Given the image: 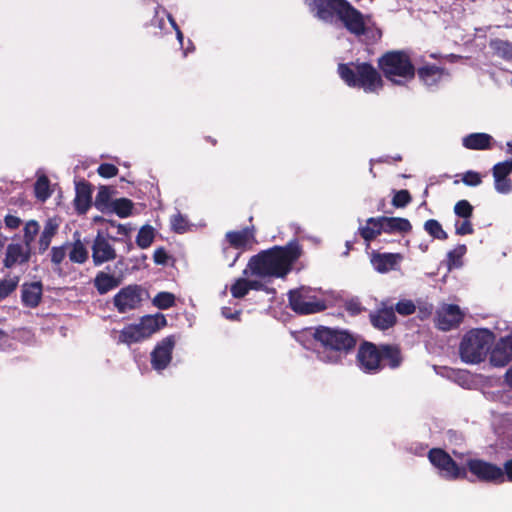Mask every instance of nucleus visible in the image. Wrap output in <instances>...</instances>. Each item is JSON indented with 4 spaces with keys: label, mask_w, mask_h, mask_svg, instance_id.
I'll return each instance as SVG.
<instances>
[{
    "label": "nucleus",
    "mask_w": 512,
    "mask_h": 512,
    "mask_svg": "<svg viewBox=\"0 0 512 512\" xmlns=\"http://www.w3.org/2000/svg\"><path fill=\"white\" fill-rule=\"evenodd\" d=\"M305 4L314 17L325 23L340 24L356 37L367 33L365 15L348 0H305Z\"/></svg>",
    "instance_id": "f257e3e1"
},
{
    "label": "nucleus",
    "mask_w": 512,
    "mask_h": 512,
    "mask_svg": "<svg viewBox=\"0 0 512 512\" xmlns=\"http://www.w3.org/2000/svg\"><path fill=\"white\" fill-rule=\"evenodd\" d=\"M307 332L314 340V352L319 361L339 364L352 353L358 343L357 335L346 329L318 326Z\"/></svg>",
    "instance_id": "f03ea898"
},
{
    "label": "nucleus",
    "mask_w": 512,
    "mask_h": 512,
    "mask_svg": "<svg viewBox=\"0 0 512 512\" xmlns=\"http://www.w3.org/2000/svg\"><path fill=\"white\" fill-rule=\"evenodd\" d=\"M300 256L299 243L290 241L285 246H273L252 256L248 262V268L252 275L261 278H284Z\"/></svg>",
    "instance_id": "7ed1b4c3"
},
{
    "label": "nucleus",
    "mask_w": 512,
    "mask_h": 512,
    "mask_svg": "<svg viewBox=\"0 0 512 512\" xmlns=\"http://www.w3.org/2000/svg\"><path fill=\"white\" fill-rule=\"evenodd\" d=\"M337 71L347 86L366 93H378L384 86L380 73L368 62L340 63Z\"/></svg>",
    "instance_id": "20e7f679"
},
{
    "label": "nucleus",
    "mask_w": 512,
    "mask_h": 512,
    "mask_svg": "<svg viewBox=\"0 0 512 512\" xmlns=\"http://www.w3.org/2000/svg\"><path fill=\"white\" fill-rule=\"evenodd\" d=\"M384 77L395 85H403L414 79L416 69L410 55L404 50L385 52L377 60Z\"/></svg>",
    "instance_id": "39448f33"
},
{
    "label": "nucleus",
    "mask_w": 512,
    "mask_h": 512,
    "mask_svg": "<svg viewBox=\"0 0 512 512\" xmlns=\"http://www.w3.org/2000/svg\"><path fill=\"white\" fill-rule=\"evenodd\" d=\"M493 341L494 334L488 329L468 331L463 336L459 347L461 360L469 364H478L484 361Z\"/></svg>",
    "instance_id": "423d86ee"
},
{
    "label": "nucleus",
    "mask_w": 512,
    "mask_h": 512,
    "mask_svg": "<svg viewBox=\"0 0 512 512\" xmlns=\"http://www.w3.org/2000/svg\"><path fill=\"white\" fill-rule=\"evenodd\" d=\"M411 231L412 224L408 219L387 216L370 217L366 220V225L359 228V234L367 245L382 233L404 235Z\"/></svg>",
    "instance_id": "0eeeda50"
},
{
    "label": "nucleus",
    "mask_w": 512,
    "mask_h": 512,
    "mask_svg": "<svg viewBox=\"0 0 512 512\" xmlns=\"http://www.w3.org/2000/svg\"><path fill=\"white\" fill-rule=\"evenodd\" d=\"M289 307L298 315H310L324 311L326 302L319 299L309 287H299L288 292Z\"/></svg>",
    "instance_id": "6e6552de"
},
{
    "label": "nucleus",
    "mask_w": 512,
    "mask_h": 512,
    "mask_svg": "<svg viewBox=\"0 0 512 512\" xmlns=\"http://www.w3.org/2000/svg\"><path fill=\"white\" fill-rule=\"evenodd\" d=\"M428 459L446 479L456 480L467 478V469L463 466H459L442 448L430 449Z\"/></svg>",
    "instance_id": "1a4fd4ad"
},
{
    "label": "nucleus",
    "mask_w": 512,
    "mask_h": 512,
    "mask_svg": "<svg viewBox=\"0 0 512 512\" xmlns=\"http://www.w3.org/2000/svg\"><path fill=\"white\" fill-rule=\"evenodd\" d=\"M375 359V375L381 373L386 368L396 370L404 361L400 346L394 343L376 344Z\"/></svg>",
    "instance_id": "9d476101"
},
{
    "label": "nucleus",
    "mask_w": 512,
    "mask_h": 512,
    "mask_svg": "<svg viewBox=\"0 0 512 512\" xmlns=\"http://www.w3.org/2000/svg\"><path fill=\"white\" fill-rule=\"evenodd\" d=\"M145 290L137 284H131L121 288L113 297V304L116 310L127 313L141 307Z\"/></svg>",
    "instance_id": "9b49d317"
},
{
    "label": "nucleus",
    "mask_w": 512,
    "mask_h": 512,
    "mask_svg": "<svg viewBox=\"0 0 512 512\" xmlns=\"http://www.w3.org/2000/svg\"><path fill=\"white\" fill-rule=\"evenodd\" d=\"M466 467L469 472L484 483L500 484L502 468L492 462L483 459H468Z\"/></svg>",
    "instance_id": "f8f14e48"
},
{
    "label": "nucleus",
    "mask_w": 512,
    "mask_h": 512,
    "mask_svg": "<svg viewBox=\"0 0 512 512\" xmlns=\"http://www.w3.org/2000/svg\"><path fill=\"white\" fill-rule=\"evenodd\" d=\"M110 240L116 242L119 241L120 238L106 237L100 231L94 238L91 250L92 260L95 266H100L117 258L116 250Z\"/></svg>",
    "instance_id": "ddd939ff"
},
{
    "label": "nucleus",
    "mask_w": 512,
    "mask_h": 512,
    "mask_svg": "<svg viewBox=\"0 0 512 512\" xmlns=\"http://www.w3.org/2000/svg\"><path fill=\"white\" fill-rule=\"evenodd\" d=\"M464 313L456 304H444L436 312L435 325L441 331L456 329L463 322Z\"/></svg>",
    "instance_id": "4468645a"
},
{
    "label": "nucleus",
    "mask_w": 512,
    "mask_h": 512,
    "mask_svg": "<svg viewBox=\"0 0 512 512\" xmlns=\"http://www.w3.org/2000/svg\"><path fill=\"white\" fill-rule=\"evenodd\" d=\"M176 339L174 335L163 338L151 352V366L156 371H162L168 367L172 360V352Z\"/></svg>",
    "instance_id": "2eb2a0df"
},
{
    "label": "nucleus",
    "mask_w": 512,
    "mask_h": 512,
    "mask_svg": "<svg viewBox=\"0 0 512 512\" xmlns=\"http://www.w3.org/2000/svg\"><path fill=\"white\" fill-rule=\"evenodd\" d=\"M376 343L363 340L357 348L355 363L364 374L375 375Z\"/></svg>",
    "instance_id": "dca6fc26"
},
{
    "label": "nucleus",
    "mask_w": 512,
    "mask_h": 512,
    "mask_svg": "<svg viewBox=\"0 0 512 512\" xmlns=\"http://www.w3.org/2000/svg\"><path fill=\"white\" fill-rule=\"evenodd\" d=\"M369 319L372 326L381 331L388 330L397 322L394 308L386 307L384 303H382V307L369 314Z\"/></svg>",
    "instance_id": "f3484780"
},
{
    "label": "nucleus",
    "mask_w": 512,
    "mask_h": 512,
    "mask_svg": "<svg viewBox=\"0 0 512 512\" xmlns=\"http://www.w3.org/2000/svg\"><path fill=\"white\" fill-rule=\"evenodd\" d=\"M31 247L25 244L11 243L7 246L3 264L6 268H12L16 264H24L30 260Z\"/></svg>",
    "instance_id": "a211bd4d"
},
{
    "label": "nucleus",
    "mask_w": 512,
    "mask_h": 512,
    "mask_svg": "<svg viewBox=\"0 0 512 512\" xmlns=\"http://www.w3.org/2000/svg\"><path fill=\"white\" fill-rule=\"evenodd\" d=\"M75 190L74 208L78 214H85L92 204V185L83 179L76 182Z\"/></svg>",
    "instance_id": "6ab92c4d"
},
{
    "label": "nucleus",
    "mask_w": 512,
    "mask_h": 512,
    "mask_svg": "<svg viewBox=\"0 0 512 512\" xmlns=\"http://www.w3.org/2000/svg\"><path fill=\"white\" fill-rule=\"evenodd\" d=\"M145 339L151 337L156 332L167 326V319L164 314L156 313L153 315H144L138 323Z\"/></svg>",
    "instance_id": "aec40b11"
},
{
    "label": "nucleus",
    "mask_w": 512,
    "mask_h": 512,
    "mask_svg": "<svg viewBox=\"0 0 512 512\" xmlns=\"http://www.w3.org/2000/svg\"><path fill=\"white\" fill-rule=\"evenodd\" d=\"M512 170L503 162L496 163L492 168L495 189L497 192L507 194L512 191V180L508 177Z\"/></svg>",
    "instance_id": "412c9836"
},
{
    "label": "nucleus",
    "mask_w": 512,
    "mask_h": 512,
    "mask_svg": "<svg viewBox=\"0 0 512 512\" xmlns=\"http://www.w3.org/2000/svg\"><path fill=\"white\" fill-rule=\"evenodd\" d=\"M21 300L25 307L36 308L42 300L43 286L41 282L25 283L22 286Z\"/></svg>",
    "instance_id": "4be33fe9"
},
{
    "label": "nucleus",
    "mask_w": 512,
    "mask_h": 512,
    "mask_svg": "<svg viewBox=\"0 0 512 512\" xmlns=\"http://www.w3.org/2000/svg\"><path fill=\"white\" fill-rule=\"evenodd\" d=\"M121 283V276H115L107 271H99L93 280V285L100 295L107 294L119 287Z\"/></svg>",
    "instance_id": "5701e85b"
},
{
    "label": "nucleus",
    "mask_w": 512,
    "mask_h": 512,
    "mask_svg": "<svg viewBox=\"0 0 512 512\" xmlns=\"http://www.w3.org/2000/svg\"><path fill=\"white\" fill-rule=\"evenodd\" d=\"M492 143L493 137L483 132L470 133L462 138V145L469 150H489Z\"/></svg>",
    "instance_id": "b1692460"
},
{
    "label": "nucleus",
    "mask_w": 512,
    "mask_h": 512,
    "mask_svg": "<svg viewBox=\"0 0 512 512\" xmlns=\"http://www.w3.org/2000/svg\"><path fill=\"white\" fill-rule=\"evenodd\" d=\"M225 238L232 248L246 250L254 240V233L246 227L240 231H228Z\"/></svg>",
    "instance_id": "393cba45"
},
{
    "label": "nucleus",
    "mask_w": 512,
    "mask_h": 512,
    "mask_svg": "<svg viewBox=\"0 0 512 512\" xmlns=\"http://www.w3.org/2000/svg\"><path fill=\"white\" fill-rule=\"evenodd\" d=\"M402 259V256L398 253H374L371 258V262L380 273H386L389 270L394 269L397 262Z\"/></svg>",
    "instance_id": "a878e982"
},
{
    "label": "nucleus",
    "mask_w": 512,
    "mask_h": 512,
    "mask_svg": "<svg viewBox=\"0 0 512 512\" xmlns=\"http://www.w3.org/2000/svg\"><path fill=\"white\" fill-rule=\"evenodd\" d=\"M75 236L77 238L73 243H66L67 247H71L68 256L72 263L83 264L88 260L89 253L78 232L74 233Z\"/></svg>",
    "instance_id": "bb28decb"
},
{
    "label": "nucleus",
    "mask_w": 512,
    "mask_h": 512,
    "mask_svg": "<svg viewBox=\"0 0 512 512\" xmlns=\"http://www.w3.org/2000/svg\"><path fill=\"white\" fill-rule=\"evenodd\" d=\"M145 340L141 329L137 324L126 325L119 333L118 342L131 345Z\"/></svg>",
    "instance_id": "cd10ccee"
},
{
    "label": "nucleus",
    "mask_w": 512,
    "mask_h": 512,
    "mask_svg": "<svg viewBox=\"0 0 512 512\" xmlns=\"http://www.w3.org/2000/svg\"><path fill=\"white\" fill-rule=\"evenodd\" d=\"M418 77L426 85H434L438 83L442 77L443 69L436 65H426L420 67L417 71Z\"/></svg>",
    "instance_id": "c85d7f7f"
},
{
    "label": "nucleus",
    "mask_w": 512,
    "mask_h": 512,
    "mask_svg": "<svg viewBox=\"0 0 512 512\" xmlns=\"http://www.w3.org/2000/svg\"><path fill=\"white\" fill-rule=\"evenodd\" d=\"M58 225L52 220H48L44 226V229L40 235L38 241L39 253H44L50 246L52 238L57 233Z\"/></svg>",
    "instance_id": "c756f323"
},
{
    "label": "nucleus",
    "mask_w": 512,
    "mask_h": 512,
    "mask_svg": "<svg viewBox=\"0 0 512 512\" xmlns=\"http://www.w3.org/2000/svg\"><path fill=\"white\" fill-rule=\"evenodd\" d=\"M467 252L465 244H459L447 253L446 266L449 271L462 267L463 257Z\"/></svg>",
    "instance_id": "7c9ffc66"
},
{
    "label": "nucleus",
    "mask_w": 512,
    "mask_h": 512,
    "mask_svg": "<svg viewBox=\"0 0 512 512\" xmlns=\"http://www.w3.org/2000/svg\"><path fill=\"white\" fill-rule=\"evenodd\" d=\"M490 46L497 56L504 60L512 61V43L501 39H495L491 41Z\"/></svg>",
    "instance_id": "2f4dec72"
},
{
    "label": "nucleus",
    "mask_w": 512,
    "mask_h": 512,
    "mask_svg": "<svg viewBox=\"0 0 512 512\" xmlns=\"http://www.w3.org/2000/svg\"><path fill=\"white\" fill-rule=\"evenodd\" d=\"M133 202L128 198H119L111 203V210L121 218H126L132 214Z\"/></svg>",
    "instance_id": "473e14b6"
},
{
    "label": "nucleus",
    "mask_w": 512,
    "mask_h": 512,
    "mask_svg": "<svg viewBox=\"0 0 512 512\" xmlns=\"http://www.w3.org/2000/svg\"><path fill=\"white\" fill-rule=\"evenodd\" d=\"M512 360V355L501 347H495L490 353V363L494 367H504Z\"/></svg>",
    "instance_id": "72a5a7b5"
},
{
    "label": "nucleus",
    "mask_w": 512,
    "mask_h": 512,
    "mask_svg": "<svg viewBox=\"0 0 512 512\" xmlns=\"http://www.w3.org/2000/svg\"><path fill=\"white\" fill-rule=\"evenodd\" d=\"M154 237V228L150 225H144L140 228L137 234L136 244L141 249H146L153 243Z\"/></svg>",
    "instance_id": "f704fd0d"
},
{
    "label": "nucleus",
    "mask_w": 512,
    "mask_h": 512,
    "mask_svg": "<svg viewBox=\"0 0 512 512\" xmlns=\"http://www.w3.org/2000/svg\"><path fill=\"white\" fill-rule=\"evenodd\" d=\"M34 192L36 198L41 201H46L51 196L50 181L46 175H42L36 180Z\"/></svg>",
    "instance_id": "c9c22d12"
},
{
    "label": "nucleus",
    "mask_w": 512,
    "mask_h": 512,
    "mask_svg": "<svg viewBox=\"0 0 512 512\" xmlns=\"http://www.w3.org/2000/svg\"><path fill=\"white\" fill-rule=\"evenodd\" d=\"M424 230L434 239L446 240L448 234L442 228L440 222L436 219H428L424 223Z\"/></svg>",
    "instance_id": "e433bc0d"
},
{
    "label": "nucleus",
    "mask_w": 512,
    "mask_h": 512,
    "mask_svg": "<svg viewBox=\"0 0 512 512\" xmlns=\"http://www.w3.org/2000/svg\"><path fill=\"white\" fill-rule=\"evenodd\" d=\"M175 295L171 292H159L155 295L152 303L155 307L161 310L169 309L175 306Z\"/></svg>",
    "instance_id": "4c0bfd02"
},
{
    "label": "nucleus",
    "mask_w": 512,
    "mask_h": 512,
    "mask_svg": "<svg viewBox=\"0 0 512 512\" xmlns=\"http://www.w3.org/2000/svg\"><path fill=\"white\" fill-rule=\"evenodd\" d=\"M111 193L108 187L101 186L95 197L94 205L99 210L104 212L106 209L111 208Z\"/></svg>",
    "instance_id": "58836bf2"
},
{
    "label": "nucleus",
    "mask_w": 512,
    "mask_h": 512,
    "mask_svg": "<svg viewBox=\"0 0 512 512\" xmlns=\"http://www.w3.org/2000/svg\"><path fill=\"white\" fill-rule=\"evenodd\" d=\"M39 232V224L36 220H29L24 226L23 241L26 246H30L33 243L36 235Z\"/></svg>",
    "instance_id": "ea45409f"
},
{
    "label": "nucleus",
    "mask_w": 512,
    "mask_h": 512,
    "mask_svg": "<svg viewBox=\"0 0 512 512\" xmlns=\"http://www.w3.org/2000/svg\"><path fill=\"white\" fill-rule=\"evenodd\" d=\"M412 202V196L410 192L406 189L394 191V195L392 198V205L395 208H405Z\"/></svg>",
    "instance_id": "a19ab883"
},
{
    "label": "nucleus",
    "mask_w": 512,
    "mask_h": 512,
    "mask_svg": "<svg viewBox=\"0 0 512 512\" xmlns=\"http://www.w3.org/2000/svg\"><path fill=\"white\" fill-rule=\"evenodd\" d=\"M18 282V277L0 280V301L6 299L16 290Z\"/></svg>",
    "instance_id": "79ce46f5"
},
{
    "label": "nucleus",
    "mask_w": 512,
    "mask_h": 512,
    "mask_svg": "<svg viewBox=\"0 0 512 512\" xmlns=\"http://www.w3.org/2000/svg\"><path fill=\"white\" fill-rule=\"evenodd\" d=\"M231 295L236 299L245 297L249 292L247 279L238 278L230 288Z\"/></svg>",
    "instance_id": "37998d69"
},
{
    "label": "nucleus",
    "mask_w": 512,
    "mask_h": 512,
    "mask_svg": "<svg viewBox=\"0 0 512 512\" xmlns=\"http://www.w3.org/2000/svg\"><path fill=\"white\" fill-rule=\"evenodd\" d=\"M474 208L468 200H459L454 206V213L460 218H471Z\"/></svg>",
    "instance_id": "c03bdc74"
},
{
    "label": "nucleus",
    "mask_w": 512,
    "mask_h": 512,
    "mask_svg": "<svg viewBox=\"0 0 512 512\" xmlns=\"http://www.w3.org/2000/svg\"><path fill=\"white\" fill-rule=\"evenodd\" d=\"M395 311L402 316H409L416 311V306L412 300H400L395 305Z\"/></svg>",
    "instance_id": "a18cd8bd"
},
{
    "label": "nucleus",
    "mask_w": 512,
    "mask_h": 512,
    "mask_svg": "<svg viewBox=\"0 0 512 512\" xmlns=\"http://www.w3.org/2000/svg\"><path fill=\"white\" fill-rule=\"evenodd\" d=\"M171 226L174 232L184 233L188 229V221L182 214L177 213L171 218Z\"/></svg>",
    "instance_id": "49530a36"
},
{
    "label": "nucleus",
    "mask_w": 512,
    "mask_h": 512,
    "mask_svg": "<svg viewBox=\"0 0 512 512\" xmlns=\"http://www.w3.org/2000/svg\"><path fill=\"white\" fill-rule=\"evenodd\" d=\"M455 233L460 236L473 234L474 228L470 218H463L462 222L457 221L455 223Z\"/></svg>",
    "instance_id": "de8ad7c7"
},
{
    "label": "nucleus",
    "mask_w": 512,
    "mask_h": 512,
    "mask_svg": "<svg viewBox=\"0 0 512 512\" xmlns=\"http://www.w3.org/2000/svg\"><path fill=\"white\" fill-rule=\"evenodd\" d=\"M344 308L351 316L359 315L365 310L358 298H351L344 303Z\"/></svg>",
    "instance_id": "09e8293b"
},
{
    "label": "nucleus",
    "mask_w": 512,
    "mask_h": 512,
    "mask_svg": "<svg viewBox=\"0 0 512 512\" xmlns=\"http://www.w3.org/2000/svg\"><path fill=\"white\" fill-rule=\"evenodd\" d=\"M462 182L467 186L476 187L482 183V177L478 172L469 170L463 174Z\"/></svg>",
    "instance_id": "8fccbe9b"
},
{
    "label": "nucleus",
    "mask_w": 512,
    "mask_h": 512,
    "mask_svg": "<svg viewBox=\"0 0 512 512\" xmlns=\"http://www.w3.org/2000/svg\"><path fill=\"white\" fill-rule=\"evenodd\" d=\"M67 254V245L54 246L51 249V262L55 265H60L65 259Z\"/></svg>",
    "instance_id": "3c124183"
},
{
    "label": "nucleus",
    "mask_w": 512,
    "mask_h": 512,
    "mask_svg": "<svg viewBox=\"0 0 512 512\" xmlns=\"http://www.w3.org/2000/svg\"><path fill=\"white\" fill-rule=\"evenodd\" d=\"M118 168L111 163H102L97 168V173L103 178H112L117 176Z\"/></svg>",
    "instance_id": "603ef678"
},
{
    "label": "nucleus",
    "mask_w": 512,
    "mask_h": 512,
    "mask_svg": "<svg viewBox=\"0 0 512 512\" xmlns=\"http://www.w3.org/2000/svg\"><path fill=\"white\" fill-rule=\"evenodd\" d=\"M108 222L110 223L111 226H114V227L117 228V234L118 235H121L123 237L129 238V234L132 231L131 227H127L126 225H123V224H116L112 220H109ZM132 248H133V243L131 242L130 239H128V241H127V252H129Z\"/></svg>",
    "instance_id": "864d4df0"
},
{
    "label": "nucleus",
    "mask_w": 512,
    "mask_h": 512,
    "mask_svg": "<svg viewBox=\"0 0 512 512\" xmlns=\"http://www.w3.org/2000/svg\"><path fill=\"white\" fill-rule=\"evenodd\" d=\"M502 468V478L500 479V484L505 481L512 483V458L505 461Z\"/></svg>",
    "instance_id": "5fc2aeb1"
},
{
    "label": "nucleus",
    "mask_w": 512,
    "mask_h": 512,
    "mask_svg": "<svg viewBox=\"0 0 512 512\" xmlns=\"http://www.w3.org/2000/svg\"><path fill=\"white\" fill-rule=\"evenodd\" d=\"M153 260L158 265H165L168 260V254L164 247H159L154 251Z\"/></svg>",
    "instance_id": "6e6d98bb"
},
{
    "label": "nucleus",
    "mask_w": 512,
    "mask_h": 512,
    "mask_svg": "<svg viewBox=\"0 0 512 512\" xmlns=\"http://www.w3.org/2000/svg\"><path fill=\"white\" fill-rule=\"evenodd\" d=\"M4 223H5L6 228H8L10 230H15V229L19 228V226L22 223V220L17 216L8 214L4 217Z\"/></svg>",
    "instance_id": "4d7b16f0"
},
{
    "label": "nucleus",
    "mask_w": 512,
    "mask_h": 512,
    "mask_svg": "<svg viewBox=\"0 0 512 512\" xmlns=\"http://www.w3.org/2000/svg\"><path fill=\"white\" fill-rule=\"evenodd\" d=\"M247 284L250 290H265V285L259 280H248Z\"/></svg>",
    "instance_id": "13d9d810"
},
{
    "label": "nucleus",
    "mask_w": 512,
    "mask_h": 512,
    "mask_svg": "<svg viewBox=\"0 0 512 512\" xmlns=\"http://www.w3.org/2000/svg\"><path fill=\"white\" fill-rule=\"evenodd\" d=\"M505 381L512 388V366L505 373Z\"/></svg>",
    "instance_id": "bf43d9fd"
},
{
    "label": "nucleus",
    "mask_w": 512,
    "mask_h": 512,
    "mask_svg": "<svg viewBox=\"0 0 512 512\" xmlns=\"http://www.w3.org/2000/svg\"><path fill=\"white\" fill-rule=\"evenodd\" d=\"M168 19H169V21H170V23H171L172 27H173L175 30H176L177 28H179V27H178V25H177V23H176V21H175V19H174L171 15H168Z\"/></svg>",
    "instance_id": "052dcab7"
},
{
    "label": "nucleus",
    "mask_w": 512,
    "mask_h": 512,
    "mask_svg": "<svg viewBox=\"0 0 512 512\" xmlns=\"http://www.w3.org/2000/svg\"><path fill=\"white\" fill-rule=\"evenodd\" d=\"M177 39L182 43L183 40V33L181 32L180 28H177L176 30Z\"/></svg>",
    "instance_id": "680f3d73"
},
{
    "label": "nucleus",
    "mask_w": 512,
    "mask_h": 512,
    "mask_svg": "<svg viewBox=\"0 0 512 512\" xmlns=\"http://www.w3.org/2000/svg\"><path fill=\"white\" fill-rule=\"evenodd\" d=\"M208 142H210L212 145H216L217 144V140L212 138L211 136H207L205 138Z\"/></svg>",
    "instance_id": "e2e57ef3"
},
{
    "label": "nucleus",
    "mask_w": 512,
    "mask_h": 512,
    "mask_svg": "<svg viewBox=\"0 0 512 512\" xmlns=\"http://www.w3.org/2000/svg\"><path fill=\"white\" fill-rule=\"evenodd\" d=\"M7 337V333L0 328V340L4 339Z\"/></svg>",
    "instance_id": "0e129e2a"
},
{
    "label": "nucleus",
    "mask_w": 512,
    "mask_h": 512,
    "mask_svg": "<svg viewBox=\"0 0 512 512\" xmlns=\"http://www.w3.org/2000/svg\"><path fill=\"white\" fill-rule=\"evenodd\" d=\"M420 249L422 250V252H426L428 250V245H423V244H420Z\"/></svg>",
    "instance_id": "69168bd1"
},
{
    "label": "nucleus",
    "mask_w": 512,
    "mask_h": 512,
    "mask_svg": "<svg viewBox=\"0 0 512 512\" xmlns=\"http://www.w3.org/2000/svg\"><path fill=\"white\" fill-rule=\"evenodd\" d=\"M237 315H238V313H235V314H231V315L226 316V317H227L228 319H235V318H237Z\"/></svg>",
    "instance_id": "338daca9"
},
{
    "label": "nucleus",
    "mask_w": 512,
    "mask_h": 512,
    "mask_svg": "<svg viewBox=\"0 0 512 512\" xmlns=\"http://www.w3.org/2000/svg\"><path fill=\"white\" fill-rule=\"evenodd\" d=\"M429 195V191H428V186L425 188L424 192H423V196L424 197H427Z\"/></svg>",
    "instance_id": "774afa93"
}]
</instances>
